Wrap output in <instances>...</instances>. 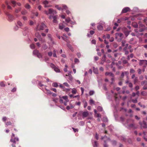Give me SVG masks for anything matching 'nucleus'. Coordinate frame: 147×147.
I'll list each match as a JSON object with an SVG mask.
<instances>
[{
	"label": "nucleus",
	"instance_id": "nucleus-1",
	"mask_svg": "<svg viewBox=\"0 0 147 147\" xmlns=\"http://www.w3.org/2000/svg\"><path fill=\"white\" fill-rule=\"evenodd\" d=\"M132 120H129L127 121L128 128L130 129H135L137 127V126L135 125L133 123Z\"/></svg>",
	"mask_w": 147,
	"mask_h": 147
},
{
	"label": "nucleus",
	"instance_id": "nucleus-2",
	"mask_svg": "<svg viewBox=\"0 0 147 147\" xmlns=\"http://www.w3.org/2000/svg\"><path fill=\"white\" fill-rule=\"evenodd\" d=\"M5 3L7 6V8L9 9H11V7L10 5H11L14 7L16 5V2L14 0H11L9 2L8 1H6Z\"/></svg>",
	"mask_w": 147,
	"mask_h": 147
},
{
	"label": "nucleus",
	"instance_id": "nucleus-3",
	"mask_svg": "<svg viewBox=\"0 0 147 147\" xmlns=\"http://www.w3.org/2000/svg\"><path fill=\"white\" fill-rule=\"evenodd\" d=\"M46 27V26L43 23H42L38 25L35 30L36 31H38L42 30H44V28Z\"/></svg>",
	"mask_w": 147,
	"mask_h": 147
},
{
	"label": "nucleus",
	"instance_id": "nucleus-4",
	"mask_svg": "<svg viewBox=\"0 0 147 147\" xmlns=\"http://www.w3.org/2000/svg\"><path fill=\"white\" fill-rule=\"evenodd\" d=\"M44 12L47 15H48L49 14H53V15H54L57 13V12L55 10L51 8L49 9L48 11L45 10Z\"/></svg>",
	"mask_w": 147,
	"mask_h": 147
},
{
	"label": "nucleus",
	"instance_id": "nucleus-5",
	"mask_svg": "<svg viewBox=\"0 0 147 147\" xmlns=\"http://www.w3.org/2000/svg\"><path fill=\"white\" fill-rule=\"evenodd\" d=\"M55 7L59 10L63 9H67V6L64 5H55Z\"/></svg>",
	"mask_w": 147,
	"mask_h": 147
},
{
	"label": "nucleus",
	"instance_id": "nucleus-6",
	"mask_svg": "<svg viewBox=\"0 0 147 147\" xmlns=\"http://www.w3.org/2000/svg\"><path fill=\"white\" fill-rule=\"evenodd\" d=\"M123 34L121 33H117L115 34L116 38L117 39L118 42H120L123 38Z\"/></svg>",
	"mask_w": 147,
	"mask_h": 147
},
{
	"label": "nucleus",
	"instance_id": "nucleus-7",
	"mask_svg": "<svg viewBox=\"0 0 147 147\" xmlns=\"http://www.w3.org/2000/svg\"><path fill=\"white\" fill-rule=\"evenodd\" d=\"M139 64L143 67H145L147 65V61L146 60H140Z\"/></svg>",
	"mask_w": 147,
	"mask_h": 147
},
{
	"label": "nucleus",
	"instance_id": "nucleus-8",
	"mask_svg": "<svg viewBox=\"0 0 147 147\" xmlns=\"http://www.w3.org/2000/svg\"><path fill=\"white\" fill-rule=\"evenodd\" d=\"M5 14L7 16L8 20L9 21L11 22L14 19V17L12 15L10 14L7 12H5Z\"/></svg>",
	"mask_w": 147,
	"mask_h": 147
},
{
	"label": "nucleus",
	"instance_id": "nucleus-9",
	"mask_svg": "<svg viewBox=\"0 0 147 147\" xmlns=\"http://www.w3.org/2000/svg\"><path fill=\"white\" fill-rule=\"evenodd\" d=\"M102 139L103 140L104 139H106V140H104V147H108V145H107L106 143V142H107L108 141H109L110 139L109 138H107L106 136H105L104 137H102Z\"/></svg>",
	"mask_w": 147,
	"mask_h": 147
},
{
	"label": "nucleus",
	"instance_id": "nucleus-10",
	"mask_svg": "<svg viewBox=\"0 0 147 147\" xmlns=\"http://www.w3.org/2000/svg\"><path fill=\"white\" fill-rule=\"evenodd\" d=\"M49 1L47 0H45L42 2L43 4L44 5V7H51V5L49 4Z\"/></svg>",
	"mask_w": 147,
	"mask_h": 147
},
{
	"label": "nucleus",
	"instance_id": "nucleus-11",
	"mask_svg": "<svg viewBox=\"0 0 147 147\" xmlns=\"http://www.w3.org/2000/svg\"><path fill=\"white\" fill-rule=\"evenodd\" d=\"M59 86L63 89L64 91H65L66 92H68L70 91L71 89V88H65L64 86L62 84H60Z\"/></svg>",
	"mask_w": 147,
	"mask_h": 147
},
{
	"label": "nucleus",
	"instance_id": "nucleus-12",
	"mask_svg": "<svg viewBox=\"0 0 147 147\" xmlns=\"http://www.w3.org/2000/svg\"><path fill=\"white\" fill-rule=\"evenodd\" d=\"M37 33H35V35L36 37L42 43H43L45 42V40L44 39H42L41 37L40 34H39L38 36H37Z\"/></svg>",
	"mask_w": 147,
	"mask_h": 147
},
{
	"label": "nucleus",
	"instance_id": "nucleus-13",
	"mask_svg": "<svg viewBox=\"0 0 147 147\" xmlns=\"http://www.w3.org/2000/svg\"><path fill=\"white\" fill-rule=\"evenodd\" d=\"M139 123L142 128H146L147 127V125L145 121H143L142 123L140 122Z\"/></svg>",
	"mask_w": 147,
	"mask_h": 147
},
{
	"label": "nucleus",
	"instance_id": "nucleus-14",
	"mask_svg": "<svg viewBox=\"0 0 147 147\" xmlns=\"http://www.w3.org/2000/svg\"><path fill=\"white\" fill-rule=\"evenodd\" d=\"M130 11V9L129 7H125L124 8L122 11V13H126L128 11Z\"/></svg>",
	"mask_w": 147,
	"mask_h": 147
},
{
	"label": "nucleus",
	"instance_id": "nucleus-15",
	"mask_svg": "<svg viewBox=\"0 0 147 147\" xmlns=\"http://www.w3.org/2000/svg\"><path fill=\"white\" fill-rule=\"evenodd\" d=\"M57 16H53V23H57Z\"/></svg>",
	"mask_w": 147,
	"mask_h": 147
},
{
	"label": "nucleus",
	"instance_id": "nucleus-16",
	"mask_svg": "<svg viewBox=\"0 0 147 147\" xmlns=\"http://www.w3.org/2000/svg\"><path fill=\"white\" fill-rule=\"evenodd\" d=\"M89 113L87 111H85L82 113V116L83 118H85L87 117Z\"/></svg>",
	"mask_w": 147,
	"mask_h": 147
},
{
	"label": "nucleus",
	"instance_id": "nucleus-17",
	"mask_svg": "<svg viewBox=\"0 0 147 147\" xmlns=\"http://www.w3.org/2000/svg\"><path fill=\"white\" fill-rule=\"evenodd\" d=\"M105 74L106 76H109L111 77H113L114 76V74L111 72H107Z\"/></svg>",
	"mask_w": 147,
	"mask_h": 147
},
{
	"label": "nucleus",
	"instance_id": "nucleus-18",
	"mask_svg": "<svg viewBox=\"0 0 147 147\" xmlns=\"http://www.w3.org/2000/svg\"><path fill=\"white\" fill-rule=\"evenodd\" d=\"M66 76H68V79L70 81L73 79V77L70 74H68L67 75H66Z\"/></svg>",
	"mask_w": 147,
	"mask_h": 147
},
{
	"label": "nucleus",
	"instance_id": "nucleus-19",
	"mask_svg": "<svg viewBox=\"0 0 147 147\" xmlns=\"http://www.w3.org/2000/svg\"><path fill=\"white\" fill-rule=\"evenodd\" d=\"M128 72L125 71L124 72H123L121 74V78H123L125 74H126V75H128Z\"/></svg>",
	"mask_w": 147,
	"mask_h": 147
},
{
	"label": "nucleus",
	"instance_id": "nucleus-20",
	"mask_svg": "<svg viewBox=\"0 0 147 147\" xmlns=\"http://www.w3.org/2000/svg\"><path fill=\"white\" fill-rule=\"evenodd\" d=\"M93 145L94 147H97L98 144L97 141H94V143H93Z\"/></svg>",
	"mask_w": 147,
	"mask_h": 147
},
{
	"label": "nucleus",
	"instance_id": "nucleus-21",
	"mask_svg": "<svg viewBox=\"0 0 147 147\" xmlns=\"http://www.w3.org/2000/svg\"><path fill=\"white\" fill-rule=\"evenodd\" d=\"M17 24L18 26H19L20 27H21L23 26V24L20 21H18L17 22Z\"/></svg>",
	"mask_w": 147,
	"mask_h": 147
},
{
	"label": "nucleus",
	"instance_id": "nucleus-22",
	"mask_svg": "<svg viewBox=\"0 0 147 147\" xmlns=\"http://www.w3.org/2000/svg\"><path fill=\"white\" fill-rule=\"evenodd\" d=\"M132 25L135 28H137L138 27V25L136 23H133Z\"/></svg>",
	"mask_w": 147,
	"mask_h": 147
},
{
	"label": "nucleus",
	"instance_id": "nucleus-23",
	"mask_svg": "<svg viewBox=\"0 0 147 147\" xmlns=\"http://www.w3.org/2000/svg\"><path fill=\"white\" fill-rule=\"evenodd\" d=\"M54 71L57 72H60V69L58 68V67H56L54 69Z\"/></svg>",
	"mask_w": 147,
	"mask_h": 147
},
{
	"label": "nucleus",
	"instance_id": "nucleus-24",
	"mask_svg": "<svg viewBox=\"0 0 147 147\" xmlns=\"http://www.w3.org/2000/svg\"><path fill=\"white\" fill-rule=\"evenodd\" d=\"M62 98L65 100V101H66V102L68 101L67 96H63L62 97Z\"/></svg>",
	"mask_w": 147,
	"mask_h": 147
},
{
	"label": "nucleus",
	"instance_id": "nucleus-25",
	"mask_svg": "<svg viewBox=\"0 0 147 147\" xmlns=\"http://www.w3.org/2000/svg\"><path fill=\"white\" fill-rule=\"evenodd\" d=\"M21 10V8L19 7L18 8L16 9L15 10V12L16 13H18Z\"/></svg>",
	"mask_w": 147,
	"mask_h": 147
},
{
	"label": "nucleus",
	"instance_id": "nucleus-26",
	"mask_svg": "<svg viewBox=\"0 0 147 147\" xmlns=\"http://www.w3.org/2000/svg\"><path fill=\"white\" fill-rule=\"evenodd\" d=\"M67 47L70 49L72 51H73V49L71 45L69 44V43H67Z\"/></svg>",
	"mask_w": 147,
	"mask_h": 147
},
{
	"label": "nucleus",
	"instance_id": "nucleus-27",
	"mask_svg": "<svg viewBox=\"0 0 147 147\" xmlns=\"http://www.w3.org/2000/svg\"><path fill=\"white\" fill-rule=\"evenodd\" d=\"M97 28L99 30H101L103 29V27L100 25H99L97 26Z\"/></svg>",
	"mask_w": 147,
	"mask_h": 147
},
{
	"label": "nucleus",
	"instance_id": "nucleus-28",
	"mask_svg": "<svg viewBox=\"0 0 147 147\" xmlns=\"http://www.w3.org/2000/svg\"><path fill=\"white\" fill-rule=\"evenodd\" d=\"M64 26L62 24H60L59 25V28L61 30H62L63 29Z\"/></svg>",
	"mask_w": 147,
	"mask_h": 147
},
{
	"label": "nucleus",
	"instance_id": "nucleus-29",
	"mask_svg": "<svg viewBox=\"0 0 147 147\" xmlns=\"http://www.w3.org/2000/svg\"><path fill=\"white\" fill-rule=\"evenodd\" d=\"M97 110L99 111H102L103 110V109L101 107L98 106L97 107Z\"/></svg>",
	"mask_w": 147,
	"mask_h": 147
},
{
	"label": "nucleus",
	"instance_id": "nucleus-30",
	"mask_svg": "<svg viewBox=\"0 0 147 147\" xmlns=\"http://www.w3.org/2000/svg\"><path fill=\"white\" fill-rule=\"evenodd\" d=\"M27 13V12L26 10H23L21 12V13L23 15H25Z\"/></svg>",
	"mask_w": 147,
	"mask_h": 147
},
{
	"label": "nucleus",
	"instance_id": "nucleus-31",
	"mask_svg": "<svg viewBox=\"0 0 147 147\" xmlns=\"http://www.w3.org/2000/svg\"><path fill=\"white\" fill-rule=\"evenodd\" d=\"M93 71L94 73L96 74H98V70L97 69L93 68Z\"/></svg>",
	"mask_w": 147,
	"mask_h": 147
},
{
	"label": "nucleus",
	"instance_id": "nucleus-32",
	"mask_svg": "<svg viewBox=\"0 0 147 147\" xmlns=\"http://www.w3.org/2000/svg\"><path fill=\"white\" fill-rule=\"evenodd\" d=\"M106 60V56L105 55H104L103 57L102 58V61H105Z\"/></svg>",
	"mask_w": 147,
	"mask_h": 147
},
{
	"label": "nucleus",
	"instance_id": "nucleus-33",
	"mask_svg": "<svg viewBox=\"0 0 147 147\" xmlns=\"http://www.w3.org/2000/svg\"><path fill=\"white\" fill-rule=\"evenodd\" d=\"M39 53L38 51L37 50H35L33 51V54L34 55H37Z\"/></svg>",
	"mask_w": 147,
	"mask_h": 147
},
{
	"label": "nucleus",
	"instance_id": "nucleus-34",
	"mask_svg": "<svg viewBox=\"0 0 147 147\" xmlns=\"http://www.w3.org/2000/svg\"><path fill=\"white\" fill-rule=\"evenodd\" d=\"M53 86L55 87H57L58 86V85L57 83H54L52 84Z\"/></svg>",
	"mask_w": 147,
	"mask_h": 147
},
{
	"label": "nucleus",
	"instance_id": "nucleus-35",
	"mask_svg": "<svg viewBox=\"0 0 147 147\" xmlns=\"http://www.w3.org/2000/svg\"><path fill=\"white\" fill-rule=\"evenodd\" d=\"M10 141L13 142V143H16V140L15 139V138L13 139L12 137H11V138L10 140Z\"/></svg>",
	"mask_w": 147,
	"mask_h": 147
},
{
	"label": "nucleus",
	"instance_id": "nucleus-36",
	"mask_svg": "<svg viewBox=\"0 0 147 147\" xmlns=\"http://www.w3.org/2000/svg\"><path fill=\"white\" fill-rule=\"evenodd\" d=\"M76 90L75 88L72 89V93L73 94H76Z\"/></svg>",
	"mask_w": 147,
	"mask_h": 147
},
{
	"label": "nucleus",
	"instance_id": "nucleus-37",
	"mask_svg": "<svg viewBox=\"0 0 147 147\" xmlns=\"http://www.w3.org/2000/svg\"><path fill=\"white\" fill-rule=\"evenodd\" d=\"M141 94L143 96H145L147 94V92L145 91H143L142 92Z\"/></svg>",
	"mask_w": 147,
	"mask_h": 147
},
{
	"label": "nucleus",
	"instance_id": "nucleus-38",
	"mask_svg": "<svg viewBox=\"0 0 147 147\" xmlns=\"http://www.w3.org/2000/svg\"><path fill=\"white\" fill-rule=\"evenodd\" d=\"M90 103V105H92V104H94V101L92 99H90L89 100Z\"/></svg>",
	"mask_w": 147,
	"mask_h": 147
},
{
	"label": "nucleus",
	"instance_id": "nucleus-39",
	"mask_svg": "<svg viewBox=\"0 0 147 147\" xmlns=\"http://www.w3.org/2000/svg\"><path fill=\"white\" fill-rule=\"evenodd\" d=\"M70 19L69 18H68L65 19V21L67 23H69L70 22Z\"/></svg>",
	"mask_w": 147,
	"mask_h": 147
},
{
	"label": "nucleus",
	"instance_id": "nucleus-40",
	"mask_svg": "<svg viewBox=\"0 0 147 147\" xmlns=\"http://www.w3.org/2000/svg\"><path fill=\"white\" fill-rule=\"evenodd\" d=\"M42 47L44 50H45L48 47L45 44L43 45Z\"/></svg>",
	"mask_w": 147,
	"mask_h": 147
},
{
	"label": "nucleus",
	"instance_id": "nucleus-41",
	"mask_svg": "<svg viewBox=\"0 0 147 147\" xmlns=\"http://www.w3.org/2000/svg\"><path fill=\"white\" fill-rule=\"evenodd\" d=\"M47 36H48V37L49 38V39H50L51 41H52V38L51 37V35L50 34H48Z\"/></svg>",
	"mask_w": 147,
	"mask_h": 147
},
{
	"label": "nucleus",
	"instance_id": "nucleus-42",
	"mask_svg": "<svg viewBox=\"0 0 147 147\" xmlns=\"http://www.w3.org/2000/svg\"><path fill=\"white\" fill-rule=\"evenodd\" d=\"M0 85L1 87H4L5 86V84L3 82H1Z\"/></svg>",
	"mask_w": 147,
	"mask_h": 147
},
{
	"label": "nucleus",
	"instance_id": "nucleus-43",
	"mask_svg": "<svg viewBox=\"0 0 147 147\" xmlns=\"http://www.w3.org/2000/svg\"><path fill=\"white\" fill-rule=\"evenodd\" d=\"M53 56L54 57H57V55H56V51L55 50H54L53 51Z\"/></svg>",
	"mask_w": 147,
	"mask_h": 147
},
{
	"label": "nucleus",
	"instance_id": "nucleus-44",
	"mask_svg": "<svg viewBox=\"0 0 147 147\" xmlns=\"http://www.w3.org/2000/svg\"><path fill=\"white\" fill-rule=\"evenodd\" d=\"M37 57L39 58H41L42 57V55L41 53H39L37 55Z\"/></svg>",
	"mask_w": 147,
	"mask_h": 147
},
{
	"label": "nucleus",
	"instance_id": "nucleus-45",
	"mask_svg": "<svg viewBox=\"0 0 147 147\" xmlns=\"http://www.w3.org/2000/svg\"><path fill=\"white\" fill-rule=\"evenodd\" d=\"M146 83H147V82L146 81H142L141 82V84L142 85H145V84H146Z\"/></svg>",
	"mask_w": 147,
	"mask_h": 147
},
{
	"label": "nucleus",
	"instance_id": "nucleus-46",
	"mask_svg": "<svg viewBox=\"0 0 147 147\" xmlns=\"http://www.w3.org/2000/svg\"><path fill=\"white\" fill-rule=\"evenodd\" d=\"M94 93V92L93 90L90 91L89 92V95H93Z\"/></svg>",
	"mask_w": 147,
	"mask_h": 147
},
{
	"label": "nucleus",
	"instance_id": "nucleus-47",
	"mask_svg": "<svg viewBox=\"0 0 147 147\" xmlns=\"http://www.w3.org/2000/svg\"><path fill=\"white\" fill-rule=\"evenodd\" d=\"M5 124L7 126L10 125L11 124V123L10 121H8L5 123Z\"/></svg>",
	"mask_w": 147,
	"mask_h": 147
},
{
	"label": "nucleus",
	"instance_id": "nucleus-48",
	"mask_svg": "<svg viewBox=\"0 0 147 147\" xmlns=\"http://www.w3.org/2000/svg\"><path fill=\"white\" fill-rule=\"evenodd\" d=\"M84 108H85L87 106V105H88V103H87V102L86 101H85L84 102Z\"/></svg>",
	"mask_w": 147,
	"mask_h": 147
},
{
	"label": "nucleus",
	"instance_id": "nucleus-49",
	"mask_svg": "<svg viewBox=\"0 0 147 147\" xmlns=\"http://www.w3.org/2000/svg\"><path fill=\"white\" fill-rule=\"evenodd\" d=\"M25 6L26 8L28 9H29L30 8V6L28 4H26Z\"/></svg>",
	"mask_w": 147,
	"mask_h": 147
},
{
	"label": "nucleus",
	"instance_id": "nucleus-50",
	"mask_svg": "<svg viewBox=\"0 0 147 147\" xmlns=\"http://www.w3.org/2000/svg\"><path fill=\"white\" fill-rule=\"evenodd\" d=\"M122 46H124L125 45L126 42L125 40H123L122 41Z\"/></svg>",
	"mask_w": 147,
	"mask_h": 147
},
{
	"label": "nucleus",
	"instance_id": "nucleus-51",
	"mask_svg": "<svg viewBox=\"0 0 147 147\" xmlns=\"http://www.w3.org/2000/svg\"><path fill=\"white\" fill-rule=\"evenodd\" d=\"M51 67L53 69L56 67L54 64L53 63H51L50 64Z\"/></svg>",
	"mask_w": 147,
	"mask_h": 147
},
{
	"label": "nucleus",
	"instance_id": "nucleus-52",
	"mask_svg": "<svg viewBox=\"0 0 147 147\" xmlns=\"http://www.w3.org/2000/svg\"><path fill=\"white\" fill-rule=\"evenodd\" d=\"M7 118L6 117H4L2 118V120L3 121L5 122L7 120Z\"/></svg>",
	"mask_w": 147,
	"mask_h": 147
},
{
	"label": "nucleus",
	"instance_id": "nucleus-53",
	"mask_svg": "<svg viewBox=\"0 0 147 147\" xmlns=\"http://www.w3.org/2000/svg\"><path fill=\"white\" fill-rule=\"evenodd\" d=\"M130 73H134L135 72V71L132 69H130Z\"/></svg>",
	"mask_w": 147,
	"mask_h": 147
},
{
	"label": "nucleus",
	"instance_id": "nucleus-54",
	"mask_svg": "<svg viewBox=\"0 0 147 147\" xmlns=\"http://www.w3.org/2000/svg\"><path fill=\"white\" fill-rule=\"evenodd\" d=\"M63 85L67 87H69V85L67 83H66V82L64 83L63 84Z\"/></svg>",
	"mask_w": 147,
	"mask_h": 147
},
{
	"label": "nucleus",
	"instance_id": "nucleus-55",
	"mask_svg": "<svg viewBox=\"0 0 147 147\" xmlns=\"http://www.w3.org/2000/svg\"><path fill=\"white\" fill-rule=\"evenodd\" d=\"M61 37L66 42H68V39H67L66 38H64L62 36H61Z\"/></svg>",
	"mask_w": 147,
	"mask_h": 147
},
{
	"label": "nucleus",
	"instance_id": "nucleus-56",
	"mask_svg": "<svg viewBox=\"0 0 147 147\" xmlns=\"http://www.w3.org/2000/svg\"><path fill=\"white\" fill-rule=\"evenodd\" d=\"M47 93L48 94H52V93L51 92L50 90H47Z\"/></svg>",
	"mask_w": 147,
	"mask_h": 147
},
{
	"label": "nucleus",
	"instance_id": "nucleus-57",
	"mask_svg": "<svg viewBox=\"0 0 147 147\" xmlns=\"http://www.w3.org/2000/svg\"><path fill=\"white\" fill-rule=\"evenodd\" d=\"M132 101L134 103H136L137 102V99L132 100Z\"/></svg>",
	"mask_w": 147,
	"mask_h": 147
},
{
	"label": "nucleus",
	"instance_id": "nucleus-58",
	"mask_svg": "<svg viewBox=\"0 0 147 147\" xmlns=\"http://www.w3.org/2000/svg\"><path fill=\"white\" fill-rule=\"evenodd\" d=\"M35 45L34 44H32L30 45V47L32 49H34L35 48Z\"/></svg>",
	"mask_w": 147,
	"mask_h": 147
},
{
	"label": "nucleus",
	"instance_id": "nucleus-59",
	"mask_svg": "<svg viewBox=\"0 0 147 147\" xmlns=\"http://www.w3.org/2000/svg\"><path fill=\"white\" fill-rule=\"evenodd\" d=\"M143 89L144 90L147 89V85L146 84H145L143 87Z\"/></svg>",
	"mask_w": 147,
	"mask_h": 147
},
{
	"label": "nucleus",
	"instance_id": "nucleus-60",
	"mask_svg": "<svg viewBox=\"0 0 147 147\" xmlns=\"http://www.w3.org/2000/svg\"><path fill=\"white\" fill-rule=\"evenodd\" d=\"M64 30L65 31L68 32L69 31V28L68 27L64 29Z\"/></svg>",
	"mask_w": 147,
	"mask_h": 147
},
{
	"label": "nucleus",
	"instance_id": "nucleus-61",
	"mask_svg": "<svg viewBox=\"0 0 147 147\" xmlns=\"http://www.w3.org/2000/svg\"><path fill=\"white\" fill-rule=\"evenodd\" d=\"M103 121L105 122H107L108 121V119H107V118L105 117H104L103 118Z\"/></svg>",
	"mask_w": 147,
	"mask_h": 147
},
{
	"label": "nucleus",
	"instance_id": "nucleus-62",
	"mask_svg": "<svg viewBox=\"0 0 147 147\" xmlns=\"http://www.w3.org/2000/svg\"><path fill=\"white\" fill-rule=\"evenodd\" d=\"M22 18L24 21L26 20H27V18L26 16H23Z\"/></svg>",
	"mask_w": 147,
	"mask_h": 147
},
{
	"label": "nucleus",
	"instance_id": "nucleus-63",
	"mask_svg": "<svg viewBox=\"0 0 147 147\" xmlns=\"http://www.w3.org/2000/svg\"><path fill=\"white\" fill-rule=\"evenodd\" d=\"M72 128L73 129L74 131L75 132H78V129H75L73 127H72Z\"/></svg>",
	"mask_w": 147,
	"mask_h": 147
},
{
	"label": "nucleus",
	"instance_id": "nucleus-64",
	"mask_svg": "<svg viewBox=\"0 0 147 147\" xmlns=\"http://www.w3.org/2000/svg\"><path fill=\"white\" fill-rule=\"evenodd\" d=\"M144 22L147 25V18L144 19Z\"/></svg>",
	"mask_w": 147,
	"mask_h": 147
}]
</instances>
